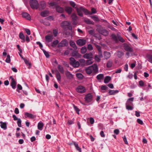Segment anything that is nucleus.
I'll list each match as a JSON object with an SVG mask.
<instances>
[{
  "label": "nucleus",
  "instance_id": "nucleus-20",
  "mask_svg": "<svg viewBox=\"0 0 152 152\" xmlns=\"http://www.w3.org/2000/svg\"><path fill=\"white\" fill-rule=\"evenodd\" d=\"M104 56L105 58L106 59H107L110 57L111 54L109 52L104 51Z\"/></svg>",
  "mask_w": 152,
  "mask_h": 152
},
{
  "label": "nucleus",
  "instance_id": "nucleus-39",
  "mask_svg": "<svg viewBox=\"0 0 152 152\" xmlns=\"http://www.w3.org/2000/svg\"><path fill=\"white\" fill-rule=\"evenodd\" d=\"M40 6L41 7L42 9H44L46 7V4L44 1L41 2L40 3Z\"/></svg>",
  "mask_w": 152,
  "mask_h": 152
},
{
  "label": "nucleus",
  "instance_id": "nucleus-59",
  "mask_svg": "<svg viewBox=\"0 0 152 152\" xmlns=\"http://www.w3.org/2000/svg\"><path fill=\"white\" fill-rule=\"evenodd\" d=\"M53 34L55 37H56L58 34V31L56 30H53Z\"/></svg>",
  "mask_w": 152,
  "mask_h": 152
},
{
  "label": "nucleus",
  "instance_id": "nucleus-52",
  "mask_svg": "<svg viewBox=\"0 0 152 152\" xmlns=\"http://www.w3.org/2000/svg\"><path fill=\"white\" fill-rule=\"evenodd\" d=\"M88 49L89 50H91L93 49V48L92 45L91 44H88Z\"/></svg>",
  "mask_w": 152,
  "mask_h": 152
},
{
  "label": "nucleus",
  "instance_id": "nucleus-34",
  "mask_svg": "<svg viewBox=\"0 0 152 152\" xmlns=\"http://www.w3.org/2000/svg\"><path fill=\"white\" fill-rule=\"evenodd\" d=\"M19 37L20 39L23 40L22 42H25V36L22 33L20 32V33Z\"/></svg>",
  "mask_w": 152,
  "mask_h": 152
},
{
  "label": "nucleus",
  "instance_id": "nucleus-9",
  "mask_svg": "<svg viewBox=\"0 0 152 152\" xmlns=\"http://www.w3.org/2000/svg\"><path fill=\"white\" fill-rule=\"evenodd\" d=\"M86 42V40L84 39H79L76 41L77 44L80 46L84 45Z\"/></svg>",
  "mask_w": 152,
  "mask_h": 152
},
{
  "label": "nucleus",
  "instance_id": "nucleus-13",
  "mask_svg": "<svg viewBox=\"0 0 152 152\" xmlns=\"http://www.w3.org/2000/svg\"><path fill=\"white\" fill-rule=\"evenodd\" d=\"M65 10L68 15H70L72 12V9L71 7H65Z\"/></svg>",
  "mask_w": 152,
  "mask_h": 152
},
{
  "label": "nucleus",
  "instance_id": "nucleus-11",
  "mask_svg": "<svg viewBox=\"0 0 152 152\" xmlns=\"http://www.w3.org/2000/svg\"><path fill=\"white\" fill-rule=\"evenodd\" d=\"M76 91L82 94L85 92L86 89L84 87L82 86H79L76 88Z\"/></svg>",
  "mask_w": 152,
  "mask_h": 152
},
{
  "label": "nucleus",
  "instance_id": "nucleus-7",
  "mask_svg": "<svg viewBox=\"0 0 152 152\" xmlns=\"http://www.w3.org/2000/svg\"><path fill=\"white\" fill-rule=\"evenodd\" d=\"M84 99L86 102H90L92 100L93 96L91 94H88L85 96Z\"/></svg>",
  "mask_w": 152,
  "mask_h": 152
},
{
  "label": "nucleus",
  "instance_id": "nucleus-31",
  "mask_svg": "<svg viewBox=\"0 0 152 152\" xmlns=\"http://www.w3.org/2000/svg\"><path fill=\"white\" fill-rule=\"evenodd\" d=\"M113 61L111 60H109L107 64V67H110L112 66L113 65Z\"/></svg>",
  "mask_w": 152,
  "mask_h": 152
},
{
  "label": "nucleus",
  "instance_id": "nucleus-26",
  "mask_svg": "<svg viewBox=\"0 0 152 152\" xmlns=\"http://www.w3.org/2000/svg\"><path fill=\"white\" fill-rule=\"evenodd\" d=\"M25 116H26L27 117L31 118H33L36 117L35 116L27 112L25 113Z\"/></svg>",
  "mask_w": 152,
  "mask_h": 152
},
{
  "label": "nucleus",
  "instance_id": "nucleus-54",
  "mask_svg": "<svg viewBox=\"0 0 152 152\" xmlns=\"http://www.w3.org/2000/svg\"><path fill=\"white\" fill-rule=\"evenodd\" d=\"M67 123L69 125H71L74 123V121H73L70 120H68L67 121Z\"/></svg>",
  "mask_w": 152,
  "mask_h": 152
},
{
  "label": "nucleus",
  "instance_id": "nucleus-35",
  "mask_svg": "<svg viewBox=\"0 0 152 152\" xmlns=\"http://www.w3.org/2000/svg\"><path fill=\"white\" fill-rule=\"evenodd\" d=\"M71 17L73 20L75 21L77 18V17L75 13H73L71 15Z\"/></svg>",
  "mask_w": 152,
  "mask_h": 152
},
{
  "label": "nucleus",
  "instance_id": "nucleus-28",
  "mask_svg": "<svg viewBox=\"0 0 152 152\" xmlns=\"http://www.w3.org/2000/svg\"><path fill=\"white\" fill-rule=\"evenodd\" d=\"M74 145H75L76 149L77 151H79V152H82L81 148L79 147L77 143L75 142H74Z\"/></svg>",
  "mask_w": 152,
  "mask_h": 152
},
{
  "label": "nucleus",
  "instance_id": "nucleus-45",
  "mask_svg": "<svg viewBox=\"0 0 152 152\" xmlns=\"http://www.w3.org/2000/svg\"><path fill=\"white\" fill-rule=\"evenodd\" d=\"M22 89V86L19 84H18L17 85V88L16 91L19 93L20 92L19 90H21Z\"/></svg>",
  "mask_w": 152,
  "mask_h": 152
},
{
  "label": "nucleus",
  "instance_id": "nucleus-21",
  "mask_svg": "<svg viewBox=\"0 0 152 152\" xmlns=\"http://www.w3.org/2000/svg\"><path fill=\"white\" fill-rule=\"evenodd\" d=\"M72 55L73 56H75L79 58L81 56V55L75 50L73 51L72 53Z\"/></svg>",
  "mask_w": 152,
  "mask_h": 152
},
{
  "label": "nucleus",
  "instance_id": "nucleus-44",
  "mask_svg": "<svg viewBox=\"0 0 152 152\" xmlns=\"http://www.w3.org/2000/svg\"><path fill=\"white\" fill-rule=\"evenodd\" d=\"M126 108L128 110H132L133 108V107L131 105H126Z\"/></svg>",
  "mask_w": 152,
  "mask_h": 152
},
{
  "label": "nucleus",
  "instance_id": "nucleus-42",
  "mask_svg": "<svg viewBox=\"0 0 152 152\" xmlns=\"http://www.w3.org/2000/svg\"><path fill=\"white\" fill-rule=\"evenodd\" d=\"M76 76L77 77L80 79H82L83 77V75L80 73L77 74Z\"/></svg>",
  "mask_w": 152,
  "mask_h": 152
},
{
  "label": "nucleus",
  "instance_id": "nucleus-29",
  "mask_svg": "<svg viewBox=\"0 0 152 152\" xmlns=\"http://www.w3.org/2000/svg\"><path fill=\"white\" fill-rule=\"evenodd\" d=\"M118 90H110L109 91V94L110 95H114L115 94L118 93Z\"/></svg>",
  "mask_w": 152,
  "mask_h": 152
},
{
  "label": "nucleus",
  "instance_id": "nucleus-55",
  "mask_svg": "<svg viewBox=\"0 0 152 152\" xmlns=\"http://www.w3.org/2000/svg\"><path fill=\"white\" fill-rule=\"evenodd\" d=\"M107 88V87L105 85H102L101 87V89L102 90H105Z\"/></svg>",
  "mask_w": 152,
  "mask_h": 152
},
{
  "label": "nucleus",
  "instance_id": "nucleus-48",
  "mask_svg": "<svg viewBox=\"0 0 152 152\" xmlns=\"http://www.w3.org/2000/svg\"><path fill=\"white\" fill-rule=\"evenodd\" d=\"M91 17L92 19L95 21H98L99 20V19L98 17L95 16H91Z\"/></svg>",
  "mask_w": 152,
  "mask_h": 152
},
{
  "label": "nucleus",
  "instance_id": "nucleus-5",
  "mask_svg": "<svg viewBox=\"0 0 152 152\" xmlns=\"http://www.w3.org/2000/svg\"><path fill=\"white\" fill-rule=\"evenodd\" d=\"M61 26L63 28H68L69 30L72 29L70 23L67 21H64L61 23Z\"/></svg>",
  "mask_w": 152,
  "mask_h": 152
},
{
  "label": "nucleus",
  "instance_id": "nucleus-51",
  "mask_svg": "<svg viewBox=\"0 0 152 152\" xmlns=\"http://www.w3.org/2000/svg\"><path fill=\"white\" fill-rule=\"evenodd\" d=\"M21 122V121L20 119V118L18 119L17 121V124L18 126L19 127H21L22 126Z\"/></svg>",
  "mask_w": 152,
  "mask_h": 152
},
{
  "label": "nucleus",
  "instance_id": "nucleus-49",
  "mask_svg": "<svg viewBox=\"0 0 152 152\" xmlns=\"http://www.w3.org/2000/svg\"><path fill=\"white\" fill-rule=\"evenodd\" d=\"M42 50H43V53H44V54L45 55V56H46V57L47 58H49L50 56V55H49L48 52H47L46 51H45V50L43 49H42Z\"/></svg>",
  "mask_w": 152,
  "mask_h": 152
},
{
  "label": "nucleus",
  "instance_id": "nucleus-15",
  "mask_svg": "<svg viewBox=\"0 0 152 152\" xmlns=\"http://www.w3.org/2000/svg\"><path fill=\"white\" fill-rule=\"evenodd\" d=\"M45 38L47 42H50L53 39V36L52 35H48L45 36Z\"/></svg>",
  "mask_w": 152,
  "mask_h": 152
},
{
  "label": "nucleus",
  "instance_id": "nucleus-25",
  "mask_svg": "<svg viewBox=\"0 0 152 152\" xmlns=\"http://www.w3.org/2000/svg\"><path fill=\"white\" fill-rule=\"evenodd\" d=\"M91 12H90L88 10V12L87 13V15H92L93 14L96 13V11L95 9L94 8H92L91 9Z\"/></svg>",
  "mask_w": 152,
  "mask_h": 152
},
{
  "label": "nucleus",
  "instance_id": "nucleus-47",
  "mask_svg": "<svg viewBox=\"0 0 152 152\" xmlns=\"http://www.w3.org/2000/svg\"><path fill=\"white\" fill-rule=\"evenodd\" d=\"M94 59L96 61L98 62H99L101 60L100 58L98 55H97L95 56Z\"/></svg>",
  "mask_w": 152,
  "mask_h": 152
},
{
  "label": "nucleus",
  "instance_id": "nucleus-33",
  "mask_svg": "<svg viewBox=\"0 0 152 152\" xmlns=\"http://www.w3.org/2000/svg\"><path fill=\"white\" fill-rule=\"evenodd\" d=\"M48 13V11H44L41 12V15L42 17H45L47 16Z\"/></svg>",
  "mask_w": 152,
  "mask_h": 152
},
{
  "label": "nucleus",
  "instance_id": "nucleus-32",
  "mask_svg": "<svg viewBox=\"0 0 152 152\" xmlns=\"http://www.w3.org/2000/svg\"><path fill=\"white\" fill-rule=\"evenodd\" d=\"M111 37L113 39V40H114L115 42H118V35H117V36H116L115 34H112L111 35Z\"/></svg>",
  "mask_w": 152,
  "mask_h": 152
},
{
  "label": "nucleus",
  "instance_id": "nucleus-8",
  "mask_svg": "<svg viewBox=\"0 0 152 152\" xmlns=\"http://www.w3.org/2000/svg\"><path fill=\"white\" fill-rule=\"evenodd\" d=\"M68 45V42L65 39L62 40L60 43L58 44V48H60L62 47L66 46Z\"/></svg>",
  "mask_w": 152,
  "mask_h": 152
},
{
  "label": "nucleus",
  "instance_id": "nucleus-64",
  "mask_svg": "<svg viewBox=\"0 0 152 152\" xmlns=\"http://www.w3.org/2000/svg\"><path fill=\"white\" fill-rule=\"evenodd\" d=\"M114 132L116 134H118L119 133V131L118 129H116L114 130Z\"/></svg>",
  "mask_w": 152,
  "mask_h": 152
},
{
  "label": "nucleus",
  "instance_id": "nucleus-30",
  "mask_svg": "<svg viewBox=\"0 0 152 152\" xmlns=\"http://www.w3.org/2000/svg\"><path fill=\"white\" fill-rule=\"evenodd\" d=\"M58 68L60 72L62 73L63 74L64 72V70L63 67L61 65H59L58 66Z\"/></svg>",
  "mask_w": 152,
  "mask_h": 152
},
{
  "label": "nucleus",
  "instance_id": "nucleus-53",
  "mask_svg": "<svg viewBox=\"0 0 152 152\" xmlns=\"http://www.w3.org/2000/svg\"><path fill=\"white\" fill-rule=\"evenodd\" d=\"M90 122L91 124H94V120L93 118L91 117L90 118Z\"/></svg>",
  "mask_w": 152,
  "mask_h": 152
},
{
  "label": "nucleus",
  "instance_id": "nucleus-50",
  "mask_svg": "<svg viewBox=\"0 0 152 152\" xmlns=\"http://www.w3.org/2000/svg\"><path fill=\"white\" fill-rule=\"evenodd\" d=\"M92 63L93 62H92L91 60H87L86 62V64L87 65H88L91 64H92Z\"/></svg>",
  "mask_w": 152,
  "mask_h": 152
},
{
  "label": "nucleus",
  "instance_id": "nucleus-43",
  "mask_svg": "<svg viewBox=\"0 0 152 152\" xmlns=\"http://www.w3.org/2000/svg\"><path fill=\"white\" fill-rule=\"evenodd\" d=\"M5 61L7 63H10V56L8 54L7 55Z\"/></svg>",
  "mask_w": 152,
  "mask_h": 152
},
{
  "label": "nucleus",
  "instance_id": "nucleus-57",
  "mask_svg": "<svg viewBox=\"0 0 152 152\" xmlns=\"http://www.w3.org/2000/svg\"><path fill=\"white\" fill-rule=\"evenodd\" d=\"M24 61L26 65H28L29 66H30L31 65V63H29L28 61L27 60H26L25 58L24 59Z\"/></svg>",
  "mask_w": 152,
  "mask_h": 152
},
{
  "label": "nucleus",
  "instance_id": "nucleus-46",
  "mask_svg": "<svg viewBox=\"0 0 152 152\" xmlns=\"http://www.w3.org/2000/svg\"><path fill=\"white\" fill-rule=\"evenodd\" d=\"M73 106L75 110L76 111L77 113L79 114V112L80 111V110H79V109L77 107L75 106L74 104H73Z\"/></svg>",
  "mask_w": 152,
  "mask_h": 152
},
{
  "label": "nucleus",
  "instance_id": "nucleus-10",
  "mask_svg": "<svg viewBox=\"0 0 152 152\" xmlns=\"http://www.w3.org/2000/svg\"><path fill=\"white\" fill-rule=\"evenodd\" d=\"M124 50L127 52H132L133 51V49L126 43L124 44Z\"/></svg>",
  "mask_w": 152,
  "mask_h": 152
},
{
  "label": "nucleus",
  "instance_id": "nucleus-12",
  "mask_svg": "<svg viewBox=\"0 0 152 152\" xmlns=\"http://www.w3.org/2000/svg\"><path fill=\"white\" fill-rule=\"evenodd\" d=\"M83 57L86 59H92L93 58V54L91 53H86L83 55Z\"/></svg>",
  "mask_w": 152,
  "mask_h": 152
},
{
  "label": "nucleus",
  "instance_id": "nucleus-41",
  "mask_svg": "<svg viewBox=\"0 0 152 152\" xmlns=\"http://www.w3.org/2000/svg\"><path fill=\"white\" fill-rule=\"evenodd\" d=\"M58 43V40L54 41L52 43V46L53 47H55Z\"/></svg>",
  "mask_w": 152,
  "mask_h": 152
},
{
  "label": "nucleus",
  "instance_id": "nucleus-19",
  "mask_svg": "<svg viewBox=\"0 0 152 152\" xmlns=\"http://www.w3.org/2000/svg\"><path fill=\"white\" fill-rule=\"evenodd\" d=\"M56 76L58 81L60 82L61 80V76L59 72L57 70H56L55 73Z\"/></svg>",
  "mask_w": 152,
  "mask_h": 152
},
{
  "label": "nucleus",
  "instance_id": "nucleus-18",
  "mask_svg": "<svg viewBox=\"0 0 152 152\" xmlns=\"http://www.w3.org/2000/svg\"><path fill=\"white\" fill-rule=\"evenodd\" d=\"M65 75L66 77L68 79H71L73 77V75L68 71H67L66 72Z\"/></svg>",
  "mask_w": 152,
  "mask_h": 152
},
{
  "label": "nucleus",
  "instance_id": "nucleus-23",
  "mask_svg": "<svg viewBox=\"0 0 152 152\" xmlns=\"http://www.w3.org/2000/svg\"><path fill=\"white\" fill-rule=\"evenodd\" d=\"M70 45L73 47L74 49L76 50L77 49V47L76 45L75 42L71 40L69 42Z\"/></svg>",
  "mask_w": 152,
  "mask_h": 152
},
{
  "label": "nucleus",
  "instance_id": "nucleus-63",
  "mask_svg": "<svg viewBox=\"0 0 152 152\" xmlns=\"http://www.w3.org/2000/svg\"><path fill=\"white\" fill-rule=\"evenodd\" d=\"M49 4L50 5V6H54L56 5V3L55 2H51L49 3Z\"/></svg>",
  "mask_w": 152,
  "mask_h": 152
},
{
  "label": "nucleus",
  "instance_id": "nucleus-37",
  "mask_svg": "<svg viewBox=\"0 0 152 152\" xmlns=\"http://www.w3.org/2000/svg\"><path fill=\"white\" fill-rule=\"evenodd\" d=\"M124 55V53L122 52L121 51H119L117 52V56L118 58H121Z\"/></svg>",
  "mask_w": 152,
  "mask_h": 152
},
{
  "label": "nucleus",
  "instance_id": "nucleus-40",
  "mask_svg": "<svg viewBox=\"0 0 152 152\" xmlns=\"http://www.w3.org/2000/svg\"><path fill=\"white\" fill-rule=\"evenodd\" d=\"M117 35H118V40L122 42H124V40L123 38L122 37H121V36L118 35V34H117Z\"/></svg>",
  "mask_w": 152,
  "mask_h": 152
},
{
  "label": "nucleus",
  "instance_id": "nucleus-58",
  "mask_svg": "<svg viewBox=\"0 0 152 152\" xmlns=\"http://www.w3.org/2000/svg\"><path fill=\"white\" fill-rule=\"evenodd\" d=\"M123 138V140L124 142L126 144H128V142H127L126 138V137L125 135L124 136V137Z\"/></svg>",
  "mask_w": 152,
  "mask_h": 152
},
{
  "label": "nucleus",
  "instance_id": "nucleus-1",
  "mask_svg": "<svg viewBox=\"0 0 152 152\" xmlns=\"http://www.w3.org/2000/svg\"><path fill=\"white\" fill-rule=\"evenodd\" d=\"M98 71V67L96 65L94 64L86 68V73L88 74H90L93 71L96 72Z\"/></svg>",
  "mask_w": 152,
  "mask_h": 152
},
{
  "label": "nucleus",
  "instance_id": "nucleus-17",
  "mask_svg": "<svg viewBox=\"0 0 152 152\" xmlns=\"http://www.w3.org/2000/svg\"><path fill=\"white\" fill-rule=\"evenodd\" d=\"M16 82L14 80L13 78H12L11 80V81L10 83V85L12 86V88L13 89H15L16 88Z\"/></svg>",
  "mask_w": 152,
  "mask_h": 152
},
{
  "label": "nucleus",
  "instance_id": "nucleus-38",
  "mask_svg": "<svg viewBox=\"0 0 152 152\" xmlns=\"http://www.w3.org/2000/svg\"><path fill=\"white\" fill-rule=\"evenodd\" d=\"M104 77V75L103 74H99L96 76V78L98 80L102 79Z\"/></svg>",
  "mask_w": 152,
  "mask_h": 152
},
{
  "label": "nucleus",
  "instance_id": "nucleus-22",
  "mask_svg": "<svg viewBox=\"0 0 152 152\" xmlns=\"http://www.w3.org/2000/svg\"><path fill=\"white\" fill-rule=\"evenodd\" d=\"M0 126L1 128L4 130L7 129V124L5 122H3L2 121L0 122Z\"/></svg>",
  "mask_w": 152,
  "mask_h": 152
},
{
  "label": "nucleus",
  "instance_id": "nucleus-16",
  "mask_svg": "<svg viewBox=\"0 0 152 152\" xmlns=\"http://www.w3.org/2000/svg\"><path fill=\"white\" fill-rule=\"evenodd\" d=\"M56 11L59 13H62L64 12V10L63 8L59 6H56Z\"/></svg>",
  "mask_w": 152,
  "mask_h": 152
},
{
  "label": "nucleus",
  "instance_id": "nucleus-60",
  "mask_svg": "<svg viewBox=\"0 0 152 152\" xmlns=\"http://www.w3.org/2000/svg\"><path fill=\"white\" fill-rule=\"evenodd\" d=\"M100 135L102 137H105V135L104 134V132L103 131H102L100 132Z\"/></svg>",
  "mask_w": 152,
  "mask_h": 152
},
{
  "label": "nucleus",
  "instance_id": "nucleus-24",
  "mask_svg": "<svg viewBox=\"0 0 152 152\" xmlns=\"http://www.w3.org/2000/svg\"><path fill=\"white\" fill-rule=\"evenodd\" d=\"M44 126L43 123L41 121L39 122L37 125L38 129L40 130H42V129L43 127Z\"/></svg>",
  "mask_w": 152,
  "mask_h": 152
},
{
  "label": "nucleus",
  "instance_id": "nucleus-6",
  "mask_svg": "<svg viewBox=\"0 0 152 152\" xmlns=\"http://www.w3.org/2000/svg\"><path fill=\"white\" fill-rule=\"evenodd\" d=\"M70 61V64L74 67H77L80 65L79 62L76 61L74 58L71 57L69 58Z\"/></svg>",
  "mask_w": 152,
  "mask_h": 152
},
{
  "label": "nucleus",
  "instance_id": "nucleus-2",
  "mask_svg": "<svg viewBox=\"0 0 152 152\" xmlns=\"http://www.w3.org/2000/svg\"><path fill=\"white\" fill-rule=\"evenodd\" d=\"M75 8L76 10L78 15L80 17H82L83 16V12L86 15H87V13L88 12V10L82 7L79 8L76 7Z\"/></svg>",
  "mask_w": 152,
  "mask_h": 152
},
{
  "label": "nucleus",
  "instance_id": "nucleus-56",
  "mask_svg": "<svg viewBox=\"0 0 152 152\" xmlns=\"http://www.w3.org/2000/svg\"><path fill=\"white\" fill-rule=\"evenodd\" d=\"M137 122L138 124L141 125H142L143 124L142 121L140 119H137Z\"/></svg>",
  "mask_w": 152,
  "mask_h": 152
},
{
  "label": "nucleus",
  "instance_id": "nucleus-4",
  "mask_svg": "<svg viewBox=\"0 0 152 152\" xmlns=\"http://www.w3.org/2000/svg\"><path fill=\"white\" fill-rule=\"evenodd\" d=\"M30 4L31 8L37 9L39 7V4L36 0H32L30 1Z\"/></svg>",
  "mask_w": 152,
  "mask_h": 152
},
{
  "label": "nucleus",
  "instance_id": "nucleus-14",
  "mask_svg": "<svg viewBox=\"0 0 152 152\" xmlns=\"http://www.w3.org/2000/svg\"><path fill=\"white\" fill-rule=\"evenodd\" d=\"M22 17L29 20H31L30 15L27 12H23L22 13Z\"/></svg>",
  "mask_w": 152,
  "mask_h": 152
},
{
  "label": "nucleus",
  "instance_id": "nucleus-61",
  "mask_svg": "<svg viewBox=\"0 0 152 152\" xmlns=\"http://www.w3.org/2000/svg\"><path fill=\"white\" fill-rule=\"evenodd\" d=\"M70 5L73 7H75L76 6V4L75 3L72 1H70Z\"/></svg>",
  "mask_w": 152,
  "mask_h": 152
},
{
  "label": "nucleus",
  "instance_id": "nucleus-62",
  "mask_svg": "<svg viewBox=\"0 0 152 152\" xmlns=\"http://www.w3.org/2000/svg\"><path fill=\"white\" fill-rule=\"evenodd\" d=\"M25 30L26 33L28 35H30V30L28 29H25Z\"/></svg>",
  "mask_w": 152,
  "mask_h": 152
},
{
  "label": "nucleus",
  "instance_id": "nucleus-3",
  "mask_svg": "<svg viewBox=\"0 0 152 152\" xmlns=\"http://www.w3.org/2000/svg\"><path fill=\"white\" fill-rule=\"evenodd\" d=\"M96 30L100 34L104 36H107L109 34L108 31L101 26H99L98 27Z\"/></svg>",
  "mask_w": 152,
  "mask_h": 152
},
{
  "label": "nucleus",
  "instance_id": "nucleus-27",
  "mask_svg": "<svg viewBox=\"0 0 152 152\" xmlns=\"http://www.w3.org/2000/svg\"><path fill=\"white\" fill-rule=\"evenodd\" d=\"M111 78L109 76H106L104 80V82L105 83H108L111 80Z\"/></svg>",
  "mask_w": 152,
  "mask_h": 152
},
{
  "label": "nucleus",
  "instance_id": "nucleus-36",
  "mask_svg": "<svg viewBox=\"0 0 152 152\" xmlns=\"http://www.w3.org/2000/svg\"><path fill=\"white\" fill-rule=\"evenodd\" d=\"M87 51V48L85 46L82 48L81 49V53L82 54H84Z\"/></svg>",
  "mask_w": 152,
  "mask_h": 152
}]
</instances>
